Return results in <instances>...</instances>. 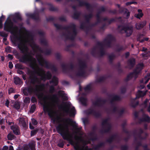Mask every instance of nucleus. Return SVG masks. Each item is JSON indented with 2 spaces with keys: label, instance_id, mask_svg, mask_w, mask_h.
<instances>
[{
  "label": "nucleus",
  "instance_id": "obj_19",
  "mask_svg": "<svg viewBox=\"0 0 150 150\" xmlns=\"http://www.w3.org/2000/svg\"><path fill=\"white\" fill-rule=\"evenodd\" d=\"M102 99L101 98H98L96 101L92 102L93 105L94 106L101 107L103 106V103H101Z\"/></svg>",
  "mask_w": 150,
  "mask_h": 150
},
{
  "label": "nucleus",
  "instance_id": "obj_32",
  "mask_svg": "<svg viewBox=\"0 0 150 150\" xmlns=\"http://www.w3.org/2000/svg\"><path fill=\"white\" fill-rule=\"evenodd\" d=\"M50 83H52L55 86H57L58 83L57 78L55 76H53L52 80L50 81Z\"/></svg>",
  "mask_w": 150,
  "mask_h": 150
},
{
  "label": "nucleus",
  "instance_id": "obj_46",
  "mask_svg": "<svg viewBox=\"0 0 150 150\" xmlns=\"http://www.w3.org/2000/svg\"><path fill=\"white\" fill-rule=\"evenodd\" d=\"M5 18V16L3 15L0 17V29H1L3 27V21Z\"/></svg>",
  "mask_w": 150,
  "mask_h": 150
},
{
  "label": "nucleus",
  "instance_id": "obj_50",
  "mask_svg": "<svg viewBox=\"0 0 150 150\" xmlns=\"http://www.w3.org/2000/svg\"><path fill=\"white\" fill-rule=\"evenodd\" d=\"M40 43L42 45H45L47 46V43L46 40L44 38L41 39L40 40Z\"/></svg>",
  "mask_w": 150,
  "mask_h": 150
},
{
  "label": "nucleus",
  "instance_id": "obj_44",
  "mask_svg": "<svg viewBox=\"0 0 150 150\" xmlns=\"http://www.w3.org/2000/svg\"><path fill=\"white\" fill-rule=\"evenodd\" d=\"M133 73L131 72L127 75L126 79V81H128L132 79L133 77Z\"/></svg>",
  "mask_w": 150,
  "mask_h": 150
},
{
  "label": "nucleus",
  "instance_id": "obj_16",
  "mask_svg": "<svg viewBox=\"0 0 150 150\" xmlns=\"http://www.w3.org/2000/svg\"><path fill=\"white\" fill-rule=\"evenodd\" d=\"M93 8L88 10L90 13L88 14H86L84 15V17L85 19V23L87 24L90 23V19L93 17Z\"/></svg>",
  "mask_w": 150,
  "mask_h": 150
},
{
  "label": "nucleus",
  "instance_id": "obj_53",
  "mask_svg": "<svg viewBox=\"0 0 150 150\" xmlns=\"http://www.w3.org/2000/svg\"><path fill=\"white\" fill-rule=\"evenodd\" d=\"M8 93L9 95L11 94V93H15L16 92L15 89L12 87L10 88L8 90Z\"/></svg>",
  "mask_w": 150,
  "mask_h": 150
},
{
  "label": "nucleus",
  "instance_id": "obj_14",
  "mask_svg": "<svg viewBox=\"0 0 150 150\" xmlns=\"http://www.w3.org/2000/svg\"><path fill=\"white\" fill-rule=\"evenodd\" d=\"M117 6L119 8V11L120 13H123L124 15L126 16V18L128 19L130 16V12H129L127 8H125L122 7H120V5L119 4H116Z\"/></svg>",
  "mask_w": 150,
  "mask_h": 150
},
{
  "label": "nucleus",
  "instance_id": "obj_48",
  "mask_svg": "<svg viewBox=\"0 0 150 150\" xmlns=\"http://www.w3.org/2000/svg\"><path fill=\"white\" fill-rule=\"evenodd\" d=\"M144 35L143 34H139L138 35L137 40V41H139L141 42V40H142V39L144 38Z\"/></svg>",
  "mask_w": 150,
  "mask_h": 150
},
{
  "label": "nucleus",
  "instance_id": "obj_38",
  "mask_svg": "<svg viewBox=\"0 0 150 150\" xmlns=\"http://www.w3.org/2000/svg\"><path fill=\"white\" fill-rule=\"evenodd\" d=\"M121 17H120L118 18L115 17L114 18H112L110 20L108 19V22L109 24H111L112 23L115 22L117 19H121Z\"/></svg>",
  "mask_w": 150,
  "mask_h": 150
},
{
  "label": "nucleus",
  "instance_id": "obj_40",
  "mask_svg": "<svg viewBox=\"0 0 150 150\" xmlns=\"http://www.w3.org/2000/svg\"><path fill=\"white\" fill-rule=\"evenodd\" d=\"M52 98L53 100L54 101L55 103H57L59 101V98L56 94L53 95Z\"/></svg>",
  "mask_w": 150,
  "mask_h": 150
},
{
  "label": "nucleus",
  "instance_id": "obj_52",
  "mask_svg": "<svg viewBox=\"0 0 150 150\" xmlns=\"http://www.w3.org/2000/svg\"><path fill=\"white\" fill-rule=\"evenodd\" d=\"M56 17L53 18L52 16H50L48 18H46V20L47 21H53L57 19Z\"/></svg>",
  "mask_w": 150,
  "mask_h": 150
},
{
  "label": "nucleus",
  "instance_id": "obj_11",
  "mask_svg": "<svg viewBox=\"0 0 150 150\" xmlns=\"http://www.w3.org/2000/svg\"><path fill=\"white\" fill-rule=\"evenodd\" d=\"M64 104L65 107L67 108V109L65 108L64 109V110L65 112L67 114L69 113L70 116L71 117H74L76 114V110L75 108L73 107L71 108L70 110H69L68 106H70V102H69L67 103L66 102L64 103Z\"/></svg>",
  "mask_w": 150,
  "mask_h": 150
},
{
  "label": "nucleus",
  "instance_id": "obj_37",
  "mask_svg": "<svg viewBox=\"0 0 150 150\" xmlns=\"http://www.w3.org/2000/svg\"><path fill=\"white\" fill-rule=\"evenodd\" d=\"M61 66L62 70L64 72H67L68 71L67 65L64 63L61 64Z\"/></svg>",
  "mask_w": 150,
  "mask_h": 150
},
{
  "label": "nucleus",
  "instance_id": "obj_60",
  "mask_svg": "<svg viewBox=\"0 0 150 150\" xmlns=\"http://www.w3.org/2000/svg\"><path fill=\"white\" fill-rule=\"evenodd\" d=\"M128 146L126 145H122L121 147V150H128Z\"/></svg>",
  "mask_w": 150,
  "mask_h": 150
},
{
  "label": "nucleus",
  "instance_id": "obj_43",
  "mask_svg": "<svg viewBox=\"0 0 150 150\" xmlns=\"http://www.w3.org/2000/svg\"><path fill=\"white\" fill-rule=\"evenodd\" d=\"M7 137L8 140H11L13 139L15 137L14 135L11 133H9L7 136Z\"/></svg>",
  "mask_w": 150,
  "mask_h": 150
},
{
  "label": "nucleus",
  "instance_id": "obj_45",
  "mask_svg": "<svg viewBox=\"0 0 150 150\" xmlns=\"http://www.w3.org/2000/svg\"><path fill=\"white\" fill-rule=\"evenodd\" d=\"M13 107L16 109L18 110L20 108V105L19 102H16L13 105Z\"/></svg>",
  "mask_w": 150,
  "mask_h": 150
},
{
  "label": "nucleus",
  "instance_id": "obj_49",
  "mask_svg": "<svg viewBox=\"0 0 150 150\" xmlns=\"http://www.w3.org/2000/svg\"><path fill=\"white\" fill-rule=\"evenodd\" d=\"M105 79V78L104 76H101L97 79V81L99 83L101 82L104 81Z\"/></svg>",
  "mask_w": 150,
  "mask_h": 150
},
{
  "label": "nucleus",
  "instance_id": "obj_28",
  "mask_svg": "<svg viewBox=\"0 0 150 150\" xmlns=\"http://www.w3.org/2000/svg\"><path fill=\"white\" fill-rule=\"evenodd\" d=\"M81 15V12L76 11L74 13L72 17L74 19L78 20L79 19Z\"/></svg>",
  "mask_w": 150,
  "mask_h": 150
},
{
  "label": "nucleus",
  "instance_id": "obj_5",
  "mask_svg": "<svg viewBox=\"0 0 150 150\" xmlns=\"http://www.w3.org/2000/svg\"><path fill=\"white\" fill-rule=\"evenodd\" d=\"M117 29L120 33H122L123 31H124L126 34V36L127 37L132 35L133 31V27L131 26H125L122 25H119L118 26Z\"/></svg>",
  "mask_w": 150,
  "mask_h": 150
},
{
  "label": "nucleus",
  "instance_id": "obj_20",
  "mask_svg": "<svg viewBox=\"0 0 150 150\" xmlns=\"http://www.w3.org/2000/svg\"><path fill=\"white\" fill-rule=\"evenodd\" d=\"M11 129L13 131L14 134L16 135H19L21 134L19 127L18 126H11Z\"/></svg>",
  "mask_w": 150,
  "mask_h": 150
},
{
  "label": "nucleus",
  "instance_id": "obj_3",
  "mask_svg": "<svg viewBox=\"0 0 150 150\" xmlns=\"http://www.w3.org/2000/svg\"><path fill=\"white\" fill-rule=\"evenodd\" d=\"M54 25L57 30H64L67 31L68 34L64 33L63 34V35L67 39L74 40L77 34L76 25L75 24L71 23L69 26L65 27L57 23H54Z\"/></svg>",
  "mask_w": 150,
  "mask_h": 150
},
{
  "label": "nucleus",
  "instance_id": "obj_26",
  "mask_svg": "<svg viewBox=\"0 0 150 150\" xmlns=\"http://www.w3.org/2000/svg\"><path fill=\"white\" fill-rule=\"evenodd\" d=\"M141 122H147L148 123L150 122V117L147 115L144 114L143 115V117L140 119Z\"/></svg>",
  "mask_w": 150,
  "mask_h": 150
},
{
  "label": "nucleus",
  "instance_id": "obj_4",
  "mask_svg": "<svg viewBox=\"0 0 150 150\" xmlns=\"http://www.w3.org/2000/svg\"><path fill=\"white\" fill-rule=\"evenodd\" d=\"M79 69L76 73V75L77 76L84 77L86 75V69L87 66L86 61L81 59H78Z\"/></svg>",
  "mask_w": 150,
  "mask_h": 150
},
{
  "label": "nucleus",
  "instance_id": "obj_41",
  "mask_svg": "<svg viewBox=\"0 0 150 150\" xmlns=\"http://www.w3.org/2000/svg\"><path fill=\"white\" fill-rule=\"evenodd\" d=\"M15 67L16 69H24V67L23 65L21 64L17 63L15 65Z\"/></svg>",
  "mask_w": 150,
  "mask_h": 150
},
{
  "label": "nucleus",
  "instance_id": "obj_21",
  "mask_svg": "<svg viewBox=\"0 0 150 150\" xmlns=\"http://www.w3.org/2000/svg\"><path fill=\"white\" fill-rule=\"evenodd\" d=\"M26 16L28 18H30L33 19L36 21H38L40 19L39 15L36 16L35 13H28L26 14Z\"/></svg>",
  "mask_w": 150,
  "mask_h": 150
},
{
  "label": "nucleus",
  "instance_id": "obj_8",
  "mask_svg": "<svg viewBox=\"0 0 150 150\" xmlns=\"http://www.w3.org/2000/svg\"><path fill=\"white\" fill-rule=\"evenodd\" d=\"M108 119H106L103 120L101 123V125L103 126L105 125H107L106 129H102L100 131V132L102 134L109 133L111 132L112 126L111 124L108 122Z\"/></svg>",
  "mask_w": 150,
  "mask_h": 150
},
{
  "label": "nucleus",
  "instance_id": "obj_63",
  "mask_svg": "<svg viewBox=\"0 0 150 150\" xmlns=\"http://www.w3.org/2000/svg\"><path fill=\"white\" fill-rule=\"evenodd\" d=\"M64 145V142L62 141L61 142H59L57 144V146L59 147L63 148Z\"/></svg>",
  "mask_w": 150,
  "mask_h": 150
},
{
  "label": "nucleus",
  "instance_id": "obj_24",
  "mask_svg": "<svg viewBox=\"0 0 150 150\" xmlns=\"http://www.w3.org/2000/svg\"><path fill=\"white\" fill-rule=\"evenodd\" d=\"M146 21H142L140 23H137L135 24V27L138 30L142 28L146 25Z\"/></svg>",
  "mask_w": 150,
  "mask_h": 150
},
{
  "label": "nucleus",
  "instance_id": "obj_35",
  "mask_svg": "<svg viewBox=\"0 0 150 150\" xmlns=\"http://www.w3.org/2000/svg\"><path fill=\"white\" fill-rule=\"evenodd\" d=\"M147 91H144L140 90H139L138 91L137 96L138 98H140L141 97H143L145 96L147 92Z\"/></svg>",
  "mask_w": 150,
  "mask_h": 150
},
{
  "label": "nucleus",
  "instance_id": "obj_9",
  "mask_svg": "<svg viewBox=\"0 0 150 150\" xmlns=\"http://www.w3.org/2000/svg\"><path fill=\"white\" fill-rule=\"evenodd\" d=\"M13 23L12 22L9 17L6 19L4 23V30L7 32L11 33Z\"/></svg>",
  "mask_w": 150,
  "mask_h": 150
},
{
  "label": "nucleus",
  "instance_id": "obj_1",
  "mask_svg": "<svg viewBox=\"0 0 150 150\" xmlns=\"http://www.w3.org/2000/svg\"><path fill=\"white\" fill-rule=\"evenodd\" d=\"M18 47L21 52L24 54L20 58L19 61L25 63L30 62V66L34 70L33 71L28 69L27 70V74L29 76L28 79L30 84L23 89V93L25 96L33 93L37 96L41 101V104L42 106L44 113L47 112L48 115L54 122L56 120H58L61 118L59 116L55 117L53 112L47 104L46 100L48 97H43V94L42 92L44 89L45 84L41 83V80L45 81L51 79L52 75L50 71H47L46 74L42 68L38 67L36 63L35 59L31 56L28 52V47L24 44L21 42L18 44Z\"/></svg>",
  "mask_w": 150,
  "mask_h": 150
},
{
  "label": "nucleus",
  "instance_id": "obj_56",
  "mask_svg": "<svg viewBox=\"0 0 150 150\" xmlns=\"http://www.w3.org/2000/svg\"><path fill=\"white\" fill-rule=\"evenodd\" d=\"M18 27L17 26H14L13 23V25L12 27V30H11V33H15V31L18 29Z\"/></svg>",
  "mask_w": 150,
  "mask_h": 150
},
{
  "label": "nucleus",
  "instance_id": "obj_36",
  "mask_svg": "<svg viewBox=\"0 0 150 150\" xmlns=\"http://www.w3.org/2000/svg\"><path fill=\"white\" fill-rule=\"evenodd\" d=\"M14 17L18 21H21L22 20V17L19 13H15Z\"/></svg>",
  "mask_w": 150,
  "mask_h": 150
},
{
  "label": "nucleus",
  "instance_id": "obj_55",
  "mask_svg": "<svg viewBox=\"0 0 150 150\" xmlns=\"http://www.w3.org/2000/svg\"><path fill=\"white\" fill-rule=\"evenodd\" d=\"M84 90L85 91H89L91 90V84H89L87 85L84 88Z\"/></svg>",
  "mask_w": 150,
  "mask_h": 150
},
{
  "label": "nucleus",
  "instance_id": "obj_6",
  "mask_svg": "<svg viewBox=\"0 0 150 150\" xmlns=\"http://www.w3.org/2000/svg\"><path fill=\"white\" fill-rule=\"evenodd\" d=\"M109 97H112L110 100V103L112 107H113L112 111L115 112H118L117 107L115 106L114 103L115 101H120L121 99L120 96L117 95H110L109 96Z\"/></svg>",
  "mask_w": 150,
  "mask_h": 150
},
{
  "label": "nucleus",
  "instance_id": "obj_27",
  "mask_svg": "<svg viewBox=\"0 0 150 150\" xmlns=\"http://www.w3.org/2000/svg\"><path fill=\"white\" fill-rule=\"evenodd\" d=\"M105 143L104 142H101L98 144L94 146L93 149L94 150H100V148L103 147H104Z\"/></svg>",
  "mask_w": 150,
  "mask_h": 150
},
{
  "label": "nucleus",
  "instance_id": "obj_39",
  "mask_svg": "<svg viewBox=\"0 0 150 150\" xmlns=\"http://www.w3.org/2000/svg\"><path fill=\"white\" fill-rule=\"evenodd\" d=\"M124 49L123 48V47L122 46H120L119 45H116V49H115V51L117 52H119L120 51L123 50Z\"/></svg>",
  "mask_w": 150,
  "mask_h": 150
},
{
  "label": "nucleus",
  "instance_id": "obj_23",
  "mask_svg": "<svg viewBox=\"0 0 150 150\" xmlns=\"http://www.w3.org/2000/svg\"><path fill=\"white\" fill-rule=\"evenodd\" d=\"M14 83L16 85H21L23 84L22 80L19 77L16 76L13 78Z\"/></svg>",
  "mask_w": 150,
  "mask_h": 150
},
{
  "label": "nucleus",
  "instance_id": "obj_17",
  "mask_svg": "<svg viewBox=\"0 0 150 150\" xmlns=\"http://www.w3.org/2000/svg\"><path fill=\"white\" fill-rule=\"evenodd\" d=\"M18 120L19 121L18 125L20 126L25 128L28 127V123H26L24 117H20L18 118Z\"/></svg>",
  "mask_w": 150,
  "mask_h": 150
},
{
  "label": "nucleus",
  "instance_id": "obj_59",
  "mask_svg": "<svg viewBox=\"0 0 150 150\" xmlns=\"http://www.w3.org/2000/svg\"><path fill=\"white\" fill-rule=\"evenodd\" d=\"M120 90L122 94H125L126 91V88L125 87H123L120 88Z\"/></svg>",
  "mask_w": 150,
  "mask_h": 150
},
{
  "label": "nucleus",
  "instance_id": "obj_7",
  "mask_svg": "<svg viewBox=\"0 0 150 150\" xmlns=\"http://www.w3.org/2000/svg\"><path fill=\"white\" fill-rule=\"evenodd\" d=\"M38 61L39 64L42 66L45 65V67L47 69H51L52 71L57 72V69L56 67L54 65L49 63L48 62L45 60H43L41 61L40 59H38Z\"/></svg>",
  "mask_w": 150,
  "mask_h": 150
},
{
  "label": "nucleus",
  "instance_id": "obj_54",
  "mask_svg": "<svg viewBox=\"0 0 150 150\" xmlns=\"http://www.w3.org/2000/svg\"><path fill=\"white\" fill-rule=\"evenodd\" d=\"M36 108V105L34 104L32 105L30 108V112L32 113H33L35 111Z\"/></svg>",
  "mask_w": 150,
  "mask_h": 150
},
{
  "label": "nucleus",
  "instance_id": "obj_29",
  "mask_svg": "<svg viewBox=\"0 0 150 150\" xmlns=\"http://www.w3.org/2000/svg\"><path fill=\"white\" fill-rule=\"evenodd\" d=\"M79 101L82 105L84 106H87V99L86 98L81 97L79 98Z\"/></svg>",
  "mask_w": 150,
  "mask_h": 150
},
{
  "label": "nucleus",
  "instance_id": "obj_12",
  "mask_svg": "<svg viewBox=\"0 0 150 150\" xmlns=\"http://www.w3.org/2000/svg\"><path fill=\"white\" fill-rule=\"evenodd\" d=\"M115 40V38L111 34H108L103 40V42L108 47H111L112 42Z\"/></svg>",
  "mask_w": 150,
  "mask_h": 150
},
{
  "label": "nucleus",
  "instance_id": "obj_34",
  "mask_svg": "<svg viewBox=\"0 0 150 150\" xmlns=\"http://www.w3.org/2000/svg\"><path fill=\"white\" fill-rule=\"evenodd\" d=\"M35 143L34 142H30L28 144L31 150H36L35 148Z\"/></svg>",
  "mask_w": 150,
  "mask_h": 150
},
{
  "label": "nucleus",
  "instance_id": "obj_10",
  "mask_svg": "<svg viewBox=\"0 0 150 150\" xmlns=\"http://www.w3.org/2000/svg\"><path fill=\"white\" fill-rule=\"evenodd\" d=\"M97 47L99 48V55L101 57L103 56L105 54V52L104 48V45L102 42H98L96 43V46L92 48L91 49L93 50L96 51Z\"/></svg>",
  "mask_w": 150,
  "mask_h": 150
},
{
  "label": "nucleus",
  "instance_id": "obj_62",
  "mask_svg": "<svg viewBox=\"0 0 150 150\" xmlns=\"http://www.w3.org/2000/svg\"><path fill=\"white\" fill-rule=\"evenodd\" d=\"M51 53V51L50 49H46L45 51V54L46 55H50Z\"/></svg>",
  "mask_w": 150,
  "mask_h": 150
},
{
  "label": "nucleus",
  "instance_id": "obj_58",
  "mask_svg": "<svg viewBox=\"0 0 150 150\" xmlns=\"http://www.w3.org/2000/svg\"><path fill=\"white\" fill-rule=\"evenodd\" d=\"M38 129H35L31 131V135L33 136L35 135L38 132Z\"/></svg>",
  "mask_w": 150,
  "mask_h": 150
},
{
  "label": "nucleus",
  "instance_id": "obj_30",
  "mask_svg": "<svg viewBox=\"0 0 150 150\" xmlns=\"http://www.w3.org/2000/svg\"><path fill=\"white\" fill-rule=\"evenodd\" d=\"M117 137L116 134L112 135L106 140V142L109 143H111L116 139Z\"/></svg>",
  "mask_w": 150,
  "mask_h": 150
},
{
  "label": "nucleus",
  "instance_id": "obj_42",
  "mask_svg": "<svg viewBox=\"0 0 150 150\" xmlns=\"http://www.w3.org/2000/svg\"><path fill=\"white\" fill-rule=\"evenodd\" d=\"M139 104L138 101L136 102L135 103L134 101H132L130 104V105L132 108H135Z\"/></svg>",
  "mask_w": 150,
  "mask_h": 150
},
{
  "label": "nucleus",
  "instance_id": "obj_22",
  "mask_svg": "<svg viewBox=\"0 0 150 150\" xmlns=\"http://www.w3.org/2000/svg\"><path fill=\"white\" fill-rule=\"evenodd\" d=\"M58 95L61 97L63 100L64 101H66L68 100V98L67 96H65L66 95L64 91L62 90L59 91L57 93Z\"/></svg>",
  "mask_w": 150,
  "mask_h": 150
},
{
  "label": "nucleus",
  "instance_id": "obj_25",
  "mask_svg": "<svg viewBox=\"0 0 150 150\" xmlns=\"http://www.w3.org/2000/svg\"><path fill=\"white\" fill-rule=\"evenodd\" d=\"M128 66L131 68L134 67L135 64V59L134 58H130L127 61Z\"/></svg>",
  "mask_w": 150,
  "mask_h": 150
},
{
  "label": "nucleus",
  "instance_id": "obj_51",
  "mask_svg": "<svg viewBox=\"0 0 150 150\" xmlns=\"http://www.w3.org/2000/svg\"><path fill=\"white\" fill-rule=\"evenodd\" d=\"M143 13H136L134 15V17L138 19H140L143 16Z\"/></svg>",
  "mask_w": 150,
  "mask_h": 150
},
{
  "label": "nucleus",
  "instance_id": "obj_2",
  "mask_svg": "<svg viewBox=\"0 0 150 150\" xmlns=\"http://www.w3.org/2000/svg\"><path fill=\"white\" fill-rule=\"evenodd\" d=\"M56 129L58 133L61 135L64 140H67L71 145L73 146L74 150H82V148L77 143L75 144L74 142L71 138L67 124L59 123L56 127Z\"/></svg>",
  "mask_w": 150,
  "mask_h": 150
},
{
  "label": "nucleus",
  "instance_id": "obj_61",
  "mask_svg": "<svg viewBox=\"0 0 150 150\" xmlns=\"http://www.w3.org/2000/svg\"><path fill=\"white\" fill-rule=\"evenodd\" d=\"M30 101V99L29 97H26L24 100V102L25 103H29Z\"/></svg>",
  "mask_w": 150,
  "mask_h": 150
},
{
  "label": "nucleus",
  "instance_id": "obj_47",
  "mask_svg": "<svg viewBox=\"0 0 150 150\" xmlns=\"http://www.w3.org/2000/svg\"><path fill=\"white\" fill-rule=\"evenodd\" d=\"M115 57V55L113 54H112L108 56L109 61L110 63H112L114 58Z\"/></svg>",
  "mask_w": 150,
  "mask_h": 150
},
{
  "label": "nucleus",
  "instance_id": "obj_57",
  "mask_svg": "<svg viewBox=\"0 0 150 150\" xmlns=\"http://www.w3.org/2000/svg\"><path fill=\"white\" fill-rule=\"evenodd\" d=\"M12 48L9 46L5 48L6 51L8 53H11L12 52Z\"/></svg>",
  "mask_w": 150,
  "mask_h": 150
},
{
  "label": "nucleus",
  "instance_id": "obj_18",
  "mask_svg": "<svg viewBox=\"0 0 150 150\" xmlns=\"http://www.w3.org/2000/svg\"><path fill=\"white\" fill-rule=\"evenodd\" d=\"M79 6L81 7L85 6L88 10H90V9L92 8V6L90 4L83 1H79Z\"/></svg>",
  "mask_w": 150,
  "mask_h": 150
},
{
  "label": "nucleus",
  "instance_id": "obj_15",
  "mask_svg": "<svg viewBox=\"0 0 150 150\" xmlns=\"http://www.w3.org/2000/svg\"><path fill=\"white\" fill-rule=\"evenodd\" d=\"M63 121H65L66 122H71V123L74 124L73 125V127L74 128H75L77 132H76V133L79 134L80 135H81L82 134L80 133V131L82 129L81 127H78V126L76 124V122L75 121H73L70 118H67V119H63Z\"/></svg>",
  "mask_w": 150,
  "mask_h": 150
},
{
  "label": "nucleus",
  "instance_id": "obj_13",
  "mask_svg": "<svg viewBox=\"0 0 150 150\" xmlns=\"http://www.w3.org/2000/svg\"><path fill=\"white\" fill-rule=\"evenodd\" d=\"M86 113L88 115H92L97 118L100 117L102 116L101 113L99 111H96L91 108L88 109L86 111Z\"/></svg>",
  "mask_w": 150,
  "mask_h": 150
},
{
  "label": "nucleus",
  "instance_id": "obj_31",
  "mask_svg": "<svg viewBox=\"0 0 150 150\" xmlns=\"http://www.w3.org/2000/svg\"><path fill=\"white\" fill-rule=\"evenodd\" d=\"M80 28L86 30V32L87 33L88 31V27L86 26L84 23H82L80 25Z\"/></svg>",
  "mask_w": 150,
  "mask_h": 150
},
{
  "label": "nucleus",
  "instance_id": "obj_33",
  "mask_svg": "<svg viewBox=\"0 0 150 150\" xmlns=\"http://www.w3.org/2000/svg\"><path fill=\"white\" fill-rule=\"evenodd\" d=\"M48 5L50 6L49 9L50 11H58V9L57 8L54 7L52 4L49 3L48 4Z\"/></svg>",
  "mask_w": 150,
  "mask_h": 150
},
{
  "label": "nucleus",
  "instance_id": "obj_64",
  "mask_svg": "<svg viewBox=\"0 0 150 150\" xmlns=\"http://www.w3.org/2000/svg\"><path fill=\"white\" fill-rule=\"evenodd\" d=\"M55 91V89L54 87L53 86H51L49 90L50 92L51 93H52Z\"/></svg>",
  "mask_w": 150,
  "mask_h": 150
}]
</instances>
